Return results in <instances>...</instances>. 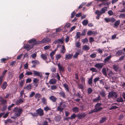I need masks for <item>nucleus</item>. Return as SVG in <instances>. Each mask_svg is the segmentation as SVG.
Returning <instances> with one entry per match:
<instances>
[{
    "instance_id": "obj_1",
    "label": "nucleus",
    "mask_w": 125,
    "mask_h": 125,
    "mask_svg": "<svg viewBox=\"0 0 125 125\" xmlns=\"http://www.w3.org/2000/svg\"><path fill=\"white\" fill-rule=\"evenodd\" d=\"M38 43V42H34L31 45L27 44L24 45L23 48L26 49L27 51H29L30 49L33 48V46L36 45Z\"/></svg>"
},
{
    "instance_id": "obj_2",
    "label": "nucleus",
    "mask_w": 125,
    "mask_h": 125,
    "mask_svg": "<svg viewBox=\"0 0 125 125\" xmlns=\"http://www.w3.org/2000/svg\"><path fill=\"white\" fill-rule=\"evenodd\" d=\"M107 97L109 99L113 98H116L117 97V95L116 92L111 91L109 92Z\"/></svg>"
},
{
    "instance_id": "obj_3",
    "label": "nucleus",
    "mask_w": 125,
    "mask_h": 125,
    "mask_svg": "<svg viewBox=\"0 0 125 125\" xmlns=\"http://www.w3.org/2000/svg\"><path fill=\"white\" fill-rule=\"evenodd\" d=\"M102 105V104L101 103H97L95 105L94 109L97 112L101 111L102 110L103 108L100 106Z\"/></svg>"
},
{
    "instance_id": "obj_4",
    "label": "nucleus",
    "mask_w": 125,
    "mask_h": 125,
    "mask_svg": "<svg viewBox=\"0 0 125 125\" xmlns=\"http://www.w3.org/2000/svg\"><path fill=\"white\" fill-rule=\"evenodd\" d=\"M36 112L38 116L39 115L40 116H42L44 115L43 110L40 108L36 110Z\"/></svg>"
},
{
    "instance_id": "obj_5",
    "label": "nucleus",
    "mask_w": 125,
    "mask_h": 125,
    "mask_svg": "<svg viewBox=\"0 0 125 125\" xmlns=\"http://www.w3.org/2000/svg\"><path fill=\"white\" fill-rule=\"evenodd\" d=\"M22 109L21 108H16V109L15 111L17 113L16 114L17 116H20L21 115L22 113Z\"/></svg>"
},
{
    "instance_id": "obj_6",
    "label": "nucleus",
    "mask_w": 125,
    "mask_h": 125,
    "mask_svg": "<svg viewBox=\"0 0 125 125\" xmlns=\"http://www.w3.org/2000/svg\"><path fill=\"white\" fill-rule=\"evenodd\" d=\"M86 115L84 112H83L81 114H78L77 115V117L79 119H82L84 118Z\"/></svg>"
},
{
    "instance_id": "obj_7",
    "label": "nucleus",
    "mask_w": 125,
    "mask_h": 125,
    "mask_svg": "<svg viewBox=\"0 0 125 125\" xmlns=\"http://www.w3.org/2000/svg\"><path fill=\"white\" fill-rule=\"evenodd\" d=\"M33 72L34 76L35 75L36 76H40L41 78H42V75L41 73L35 70L33 71Z\"/></svg>"
},
{
    "instance_id": "obj_8",
    "label": "nucleus",
    "mask_w": 125,
    "mask_h": 125,
    "mask_svg": "<svg viewBox=\"0 0 125 125\" xmlns=\"http://www.w3.org/2000/svg\"><path fill=\"white\" fill-rule=\"evenodd\" d=\"M82 53L81 52V50L79 49L77 52H76L73 56V58H77V57L78 55H81L82 54Z\"/></svg>"
},
{
    "instance_id": "obj_9",
    "label": "nucleus",
    "mask_w": 125,
    "mask_h": 125,
    "mask_svg": "<svg viewBox=\"0 0 125 125\" xmlns=\"http://www.w3.org/2000/svg\"><path fill=\"white\" fill-rule=\"evenodd\" d=\"M103 66V64L102 63H96L94 65L95 67L100 70L102 68Z\"/></svg>"
},
{
    "instance_id": "obj_10",
    "label": "nucleus",
    "mask_w": 125,
    "mask_h": 125,
    "mask_svg": "<svg viewBox=\"0 0 125 125\" xmlns=\"http://www.w3.org/2000/svg\"><path fill=\"white\" fill-rule=\"evenodd\" d=\"M59 70L60 72L63 71H64L65 68L63 67L62 65H61L60 63L57 64Z\"/></svg>"
},
{
    "instance_id": "obj_11",
    "label": "nucleus",
    "mask_w": 125,
    "mask_h": 125,
    "mask_svg": "<svg viewBox=\"0 0 125 125\" xmlns=\"http://www.w3.org/2000/svg\"><path fill=\"white\" fill-rule=\"evenodd\" d=\"M24 99L22 98V99H17L15 102L16 105H19L22 103L24 102Z\"/></svg>"
},
{
    "instance_id": "obj_12",
    "label": "nucleus",
    "mask_w": 125,
    "mask_h": 125,
    "mask_svg": "<svg viewBox=\"0 0 125 125\" xmlns=\"http://www.w3.org/2000/svg\"><path fill=\"white\" fill-rule=\"evenodd\" d=\"M41 42L43 43L49 42H51V39L49 38H46L43 39Z\"/></svg>"
},
{
    "instance_id": "obj_13",
    "label": "nucleus",
    "mask_w": 125,
    "mask_h": 125,
    "mask_svg": "<svg viewBox=\"0 0 125 125\" xmlns=\"http://www.w3.org/2000/svg\"><path fill=\"white\" fill-rule=\"evenodd\" d=\"M58 93L60 96L62 97L63 98H66L65 93L64 91L61 90Z\"/></svg>"
},
{
    "instance_id": "obj_14",
    "label": "nucleus",
    "mask_w": 125,
    "mask_h": 125,
    "mask_svg": "<svg viewBox=\"0 0 125 125\" xmlns=\"http://www.w3.org/2000/svg\"><path fill=\"white\" fill-rule=\"evenodd\" d=\"M57 80L55 78H52L50 80L49 83L51 84H54L57 83Z\"/></svg>"
},
{
    "instance_id": "obj_15",
    "label": "nucleus",
    "mask_w": 125,
    "mask_h": 125,
    "mask_svg": "<svg viewBox=\"0 0 125 125\" xmlns=\"http://www.w3.org/2000/svg\"><path fill=\"white\" fill-rule=\"evenodd\" d=\"M49 99L53 102H55L57 99L53 95H52L50 96L49 98Z\"/></svg>"
},
{
    "instance_id": "obj_16",
    "label": "nucleus",
    "mask_w": 125,
    "mask_h": 125,
    "mask_svg": "<svg viewBox=\"0 0 125 125\" xmlns=\"http://www.w3.org/2000/svg\"><path fill=\"white\" fill-rule=\"evenodd\" d=\"M101 100L100 97V95H99L97 97L93 99V101L94 102H98Z\"/></svg>"
},
{
    "instance_id": "obj_17",
    "label": "nucleus",
    "mask_w": 125,
    "mask_h": 125,
    "mask_svg": "<svg viewBox=\"0 0 125 125\" xmlns=\"http://www.w3.org/2000/svg\"><path fill=\"white\" fill-rule=\"evenodd\" d=\"M107 119V118L106 117H104L101 118L100 121V123H103L106 121Z\"/></svg>"
},
{
    "instance_id": "obj_18",
    "label": "nucleus",
    "mask_w": 125,
    "mask_h": 125,
    "mask_svg": "<svg viewBox=\"0 0 125 125\" xmlns=\"http://www.w3.org/2000/svg\"><path fill=\"white\" fill-rule=\"evenodd\" d=\"M7 85V82H4L2 85L1 88L3 90H4L6 88Z\"/></svg>"
},
{
    "instance_id": "obj_19",
    "label": "nucleus",
    "mask_w": 125,
    "mask_h": 125,
    "mask_svg": "<svg viewBox=\"0 0 125 125\" xmlns=\"http://www.w3.org/2000/svg\"><path fill=\"white\" fill-rule=\"evenodd\" d=\"M113 68L115 70V71H117L120 69V68L117 65L115 64L113 65Z\"/></svg>"
},
{
    "instance_id": "obj_20",
    "label": "nucleus",
    "mask_w": 125,
    "mask_h": 125,
    "mask_svg": "<svg viewBox=\"0 0 125 125\" xmlns=\"http://www.w3.org/2000/svg\"><path fill=\"white\" fill-rule=\"evenodd\" d=\"M63 86L66 90L67 92H69V91L68 85L66 83H65L63 84Z\"/></svg>"
},
{
    "instance_id": "obj_21",
    "label": "nucleus",
    "mask_w": 125,
    "mask_h": 125,
    "mask_svg": "<svg viewBox=\"0 0 125 125\" xmlns=\"http://www.w3.org/2000/svg\"><path fill=\"white\" fill-rule=\"evenodd\" d=\"M102 72V73L106 77L107 76V74L106 73V69L104 67L103 68Z\"/></svg>"
},
{
    "instance_id": "obj_22",
    "label": "nucleus",
    "mask_w": 125,
    "mask_h": 125,
    "mask_svg": "<svg viewBox=\"0 0 125 125\" xmlns=\"http://www.w3.org/2000/svg\"><path fill=\"white\" fill-rule=\"evenodd\" d=\"M93 77L92 76L91 78L89 79L88 81V84L92 86V80H93Z\"/></svg>"
},
{
    "instance_id": "obj_23",
    "label": "nucleus",
    "mask_w": 125,
    "mask_h": 125,
    "mask_svg": "<svg viewBox=\"0 0 125 125\" xmlns=\"http://www.w3.org/2000/svg\"><path fill=\"white\" fill-rule=\"evenodd\" d=\"M111 55L108 56L106 58H105L104 60V62L106 63V62H108L111 58Z\"/></svg>"
},
{
    "instance_id": "obj_24",
    "label": "nucleus",
    "mask_w": 125,
    "mask_h": 125,
    "mask_svg": "<svg viewBox=\"0 0 125 125\" xmlns=\"http://www.w3.org/2000/svg\"><path fill=\"white\" fill-rule=\"evenodd\" d=\"M37 42V41L36 42V40L35 38H32L31 39H30L28 41V42L29 43H31L34 42ZM37 42L38 43V44H39V42Z\"/></svg>"
},
{
    "instance_id": "obj_25",
    "label": "nucleus",
    "mask_w": 125,
    "mask_h": 125,
    "mask_svg": "<svg viewBox=\"0 0 125 125\" xmlns=\"http://www.w3.org/2000/svg\"><path fill=\"white\" fill-rule=\"evenodd\" d=\"M73 56V55L72 54H68L67 55H66L65 56V59H68L69 60L71 59Z\"/></svg>"
},
{
    "instance_id": "obj_26",
    "label": "nucleus",
    "mask_w": 125,
    "mask_h": 125,
    "mask_svg": "<svg viewBox=\"0 0 125 125\" xmlns=\"http://www.w3.org/2000/svg\"><path fill=\"white\" fill-rule=\"evenodd\" d=\"M116 101L119 103L123 102L124 100L122 98L120 97L116 98Z\"/></svg>"
},
{
    "instance_id": "obj_27",
    "label": "nucleus",
    "mask_w": 125,
    "mask_h": 125,
    "mask_svg": "<svg viewBox=\"0 0 125 125\" xmlns=\"http://www.w3.org/2000/svg\"><path fill=\"white\" fill-rule=\"evenodd\" d=\"M99 94L102 97H104L106 96L105 92L104 91H100Z\"/></svg>"
},
{
    "instance_id": "obj_28",
    "label": "nucleus",
    "mask_w": 125,
    "mask_h": 125,
    "mask_svg": "<svg viewBox=\"0 0 125 125\" xmlns=\"http://www.w3.org/2000/svg\"><path fill=\"white\" fill-rule=\"evenodd\" d=\"M117 54L118 56H120L123 54H125V53L122 51V50H120L118 51L117 52Z\"/></svg>"
},
{
    "instance_id": "obj_29",
    "label": "nucleus",
    "mask_w": 125,
    "mask_h": 125,
    "mask_svg": "<svg viewBox=\"0 0 125 125\" xmlns=\"http://www.w3.org/2000/svg\"><path fill=\"white\" fill-rule=\"evenodd\" d=\"M88 22L87 19L83 20L82 22V23L83 26H85L88 23Z\"/></svg>"
},
{
    "instance_id": "obj_30",
    "label": "nucleus",
    "mask_w": 125,
    "mask_h": 125,
    "mask_svg": "<svg viewBox=\"0 0 125 125\" xmlns=\"http://www.w3.org/2000/svg\"><path fill=\"white\" fill-rule=\"evenodd\" d=\"M72 110L73 112L75 113H77L78 112L79 109L77 107H76L73 108Z\"/></svg>"
},
{
    "instance_id": "obj_31",
    "label": "nucleus",
    "mask_w": 125,
    "mask_h": 125,
    "mask_svg": "<svg viewBox=\"0 0 125 125\" xmlns=\"http://www.w3.org/2000/svg\"><path fill=\"white\" fill-rule=\"evenodd\" d=\"M87 31V29H84L82 31V33L81 34V36H83L85 35Z\"/></svg>"
},
{
    "instance_id": "obj_32",
    "label": "nucleus",
    "mask_w": 125,
    "mask_h": 125,
    "mask_svg": "<svg viewBox=\"0 0 125 125\" xmlns=\"http://www.w3.org/2000/svg\"><path fill=\"white\" fill-rule=\"evenodd\" d=\"M25 88L27 90H29L31 89L32 87L31 85V84L27 85L26 87H25Z\"/></svg>"
},
{
    "instance_id": "obj_33",
    "label": "nucleus",
    "mask_w": 125,
    "mask_h": 125,
    "mask_svg": "<svg viewBox=\"0 0 125 125\" xmlns=\"http://www.w3.org/2000/svg\"><path fill=\"white\" fill-rule=\"evenodd\" d=\"M120 22V20L116 21L114 23V25L115 27H117L119 24Z\"/></svg>"
},
{
    "instance_id": "obj_34",
    "label": "nucleus",
    "mask_w": 125,
    "mask_h": 125,
    "mask_svg": "<svg viewBox=\"0 0 125 125\" xmlns=\"http://www.w3.org/2000/svg\"><path fill=\"white\" fill-rule=\"evenodd\" d=\"M66 51V49L64 45H62V48L61 50V52L64 53Z\"/></svg>"
},
{
    "instance_id": "obj_35",
    "label": "nucleus",
    "mask_w": 125,
    "mask_h": 125,
    "mask_svg": "<svg viewBox=\"0 0 125 125\" xmlns=\"http://www.w3.org/2000/svg\"><path fill=\"white\" fill-rule=\"evenodd\" d=\"M42 102L45 105L47 104V102L46 101V100L44 97H43L42 99Z\"/></svg>"
},
{
    "instance_id": "obj_36",
    "label": "nucleus",
    "mask_w": 125,
    "mask_h": 125,
    "mask_svg": "<svg viewBox=\"0 0 125 125\" xmlns=\"http://www.w3.org/2000/svg\"><path fill=\"white\" fill-rule=\"evenodd\" d=\"M41 56L42 59L44 60H46L47 59V57L46 55L42 54L41 55Z\"/></svg>"
},
{
    "instance_id": "obj_37",
    "label": "nucleus",
    "mask_w": 125,
    "mask_h": 125,
    "mask_svg": "<svg viewBox=\"0 0 125 125\" xmlns=\"http://www.w3.org/2000/svg\"><path fill=\"white\" fill-rule=\"evenodd\" d=\"M24 75L23 73H21L19 76V80L22 79L23 78Z\"/></svg>"
},
{
    "instance_id": "obj_38",
    "label": "nucleus",
    "mask_w": 125,
    "mask_h": 125,
    "mask_svg": "<svg viewBox=\"0 0 125 125\" xmlns=\"http://www.w3.org/2000/svg\"><path fill=\"white\" fill-rule=\"evenodd\" d=\"M78 86L79 89H80L82 90L84 89V88L83 87V85L82 84H78Z\"/></svg>"
},
{
    "instance_id": "obj_39",
    "label": "nucleus",
    "mask_w": 125,
    "mask_h": 125,
    "mask_svg": "<svg viewBox=\"0 0 125 125\" xmlns=\"http://www.w3.org/2000/svg\"><path fill=\"white\" fill-rule=\"evenodd\" d=\"M83 48L85 51H87L90 48L88 46L85 45L83 46Z\"/></svg>"
},
{
    "instance_id": "obj_40",
    "label": "nucleus",
    "mask_w": 125,
    "mask_h": 125,
    "mask_svg": "<svg viewBox=\"0 0 125 125\" xmlns=\"http://www.w3.org/2000/svg\"><path fill=\"white\" fill-rule=\"evenodd\" d=\"M41 97V94L38 93H36L34 97L35 99H37L38 98H40Z\"/></svg>"
},
{
    "instance_id": "obj_41",
    "label": "nucleus",
    "mask_w": 125,
    "mask_h": 125,
    "mask_svg": "<svg viewBox=\"0 0 125 125\" xmlns=\"http://www.w3.org/2000/svg\"><path fill=\"white\" fill-rule=\"evenodd\" d=\"M57 86L55 85H53L51 86L50 89L52 90H55L57 89Z\"/></svg>"
},
{
    "instance_id": "obj_42",
    "label": "nucleus",
    "mask_w": 125,
    "mask_h": 125,
    "mask_svg": "<svg viewBox=\"0 0 125 125\" xmlns=\"http://www.w3.org/2000/svg\"><path fill=\"white\" fill-rule=\"evenodd\" d=\"M81 44L79 42H76L75 44V46L78 48L81 47Z\"/></svg>"
},
{
    "instance_id": "obj_43",
    "label": "nucleus",
    "mask_w": 125,
    "mask_h": 125,
    "mask_svg": "<svg viewBox=\"0 0 125 125\" xmlns=\"http://www.w3.org/2000/svg\"><path fill=\"white\" fill-rule=\"evenodd\" d=\"M76 117H77V115H75V114H73L71 115L70 117H69V118L70 119L72 120L73 119H74Z\"/></svg>"
},
{
    "instance_id": "obj_44",
    "label": "nucleus",
    "mask_w": 125,
    "mask_h": 125,
    "mask_svg": "<svg viewBox=\"0 0 125 125\" xmlns=\"http://www.w3.org/2000/svg\"><path fill=\"white\" fill-rule=\"evenodd\" d=\"M81 35L80 32H76V36L77 39L80 38L81 37Z\"/></svg>"
},
{
    "instance_id": "obj_45",
    "label": "nucleus",
    "mask_w": 125,
    "mask_h": 125,
    "mask_svg": "<svg viewBox=\"0 0 125 125\" xmlns=\"http://www.w3.org/2000/svg\"><path fill=\"white\" fill-rule=\"evenodd\" d=\"M24 82L25 80H21L19 84L20 86L21 87H22L23 86Z\"/></svg>"
},
{
    "instance_id": "obj_46",
    "label": "nucleus",
    "mask_w": 125,
    "mask_h": 125,
    "mask_svg": "<svg viewBox=\"0 0 125 125\" xmlns=\"http://www.w3.org/2000/svg\"><path fill=\"white\" fill-rule=\"evenodd\" d=\"M32 63L35 64H40V62L37 60H34L32 61L31 62Z\"/></svg>"
},
{
    "instance_id": "obj_47",
    "label": "nucleus",
    "mask_w": 125,
    "mask_h": 125,
    "mask_svg": "<svg viewBox=\"0 0 125 125\" xmlns=\"http://www.w3.org/2000/svg\"><path fill=\"white\" fill-rule=\"evenodd\" d=\"M106 8V7H104L102 8L101 10H100V11L102 14L105 13Z\"/></svg>"
},
{
    "instance_id": "obj_48",
    "label": "nucleus",
    "mask_w": 125,
    "mask_h": 125,
    "mask_svg": "<svg viewBox=\"0 0 125 125\" xmlns=\"http://www.w3.org/2000/svg\"><path fill=\"white\" fill-rule=\"evenodd\" d=\"M55 53L54 52L52 51L50 53V55L51 58L53 60L54 59V57L53 56Z\"/></svg>"
},
{
    "instance_id": "obj_49",
    "label": "nucleus",
    "mask_w": 125,
    "mask_h": 125,
    "mask_svg": "<svg viewBox=\"0 0 125 125\" xmlns=\"http://www.w3.org/2000/svg\"><path fill=\"white\" fill-rule=\"evenodd\" d=\"M76 96L79 98H80L81 99H82L83 97L81 95V94L80 93V92H79L77 93Z\"/></svg>"
},
{
    "instance_id": "obj_50",
    "label": "nucleus",
    "mask_w": 125,
    "mask_h": 125,
    "mask_svg": "<svg viewBox=\"0 0 125 125\" xmlns=\"http://www.w3.org/2000/svg\"><path fill=\"white\" fill-rule=\"evenodd\" d=\"M95 14H97L98 15L100 16V15L102 14V13L100 11L98 10H96L95 11Z\"/></svg>"
},
{
    "instance_id": "obj_51",
    "label": "nucleus",
    "mask_w": 125,
    "mask_h": 125,
    "mask_svg": "<svg viewBox=\"0 0 125 125\" xmlns=\"http://www.w3.org/2000/svg\"><path fill=\"white\" fill-rule=\"evenodd\" d=\"M94 33L92 31H89L87 32V35L89 36H91Z\"/></svg>"
},
{
    "instance_id": "obj_52",
    "label": "nucleus",
    "mask_w": 125,
    "mask_h": 125,
    "mask_svg": "<svg viewBox=\"0 0 125 125\" xmlns=\"http://www.w3.org/2000/svg\"><path fill=\"white\" fill-rule=\"evenodd\" d=\"M90 70L93 72H97V70L94 67L91 68L90 69Z\"/></svg>"
},
{
    "instance_id": "obj_53",
    "label": "nucleus",
    "mask_w": 125,
    "mask_h": 125,
    "mask_svg": "<svg viewBox=\"0 0 125 125\" xmlns=\"http://www.w3.org/2000/svg\"><path fill=\"white\" fill-rule=\"evenodd\" d=\"M100 79V78L99 77H97L94 79L93 80L95 84H96V82L99 81Z\"/></svg>"
},
{
    "instance_id": "obj_54",
    "label": "nucleus",
    "mask_w": 125,
    "mask_h": 125,
    "mask_svg": "<svg viewBox=\"0 0 125 125\" xmlns=\"http://www.w3.org/2000/svg\"><path fill=\"white\" fill-rule=\"evenodd\" d=\"M93 91V90L91 88H89L87 90V92L88 94L91 93Z\"/></svg>"
},
{
    "instance_id": "obj_55",
    "label": "nucleus",
    "mask_w": 125,
    "mask_h": 125,
    "mask_svg": "<svg viewBox=\"0 0 125 125\" xmlns=\"http://www.w3.org/2000/svg\"><path fill=\"white\" fill-rule=\"evenodd\" d=\"M57 111H60V113L63 111V109L60 106H59L57 108Z\"/></svg>"
},
{
    "instance_id": "obj_56",
    "label": "nucleus",
    "mask_w": 125,
    "mask_h": 125,
    "mask_svg": "<svg viewBox=\"0 0 125 125\" xmlns=\"http://www.w3.org/2000/svg\"><path fill=\"white\" fill-rule=\"evenodd\" d=\"M61 118V117L60 116H57L56 117V118L55 119V120L57 121H60Z\"/></svg>"
},
{
    "instance_id": "obj_57",
    "label": "nucleus",
    "mask_w": 125,
    "mask_h": 125,
    "mask_svg": "<svg viewBox=\"0 0 125 125\" xmlns=\"http://www.w3.org/2000/svg\"><path fill=\"white\" fill-rule=\"evenodd\" d=\"M12 121L10 119H9L6 120L5 121V124H7L8 123H11L12 122Z\"/></svg>"
},
{
    "instance_id": "obj_58",
    "label": "nucleus",
    "mask_w": 125,
    "mask_h": 125,
    "mask_svg": "<svg viewBox=\"0 0 125 125\" xmlns=\"http://www.w3.org/2000/svg\"><path fill=\"white\" fill-rule=\"evenodd\" d=\"M61 57V56L60 54L57 55L56 56V58L57 60V62H58V59H60Z\"/></svg>"
},
{
    "instance_id": "obj_59",
    "label": "nucleus",
    "mask_w": 125,
    "mask_h": 125,
    "mask_svg": "<svg viewBox=\"0 0 125 125\" xmlns=\"http://www.w3.org/2000/svg\"><path fill=\"white\" fill-rule=\"evenodd\" d=\"M30 114L33 117H37L38 116L36 113H32L31 112L30 113Z\"/></svg>"
},
{
    "instance_id": "obj_60",
    "label": "nucleus",
    "mask_w": 125,
    "mask_h": 125,
    "mask_svg": "<svg viewBox=\"0 0 125 125\" xmlns=\"http://www.w3.org/2000/svg\"><path fill=\"white\" fill-rule=\"evenodd\" d=\"M119 18H124L125 17V14L122 13L120 14L119 17Z\"/></svg>"
},
{
    "instance_id": "obj_61",
    "label": "nucleus",
    "mask_w": 125,
    "mask_h": 125,
    "mask_svg": "<svg viewBox=\"0 0 125 125\" xmlns=\"http://www.w3.org/2000/svg\"><path fill=\"white\" fill-rule=\"evenodd\" d=\"M1 104H2L4 105L5 104H6L7 103V101L6 100H2V101H1Z\"/></svg>"
},
{
    "instance_id": "obj_62",
    "label": "nucleus",
    "mask_w": 125,
    "mask_h": 125,
    "mask_svg": "<svg viewBox=\"0 0 125 125\" xmlns=\"http://www.w3.org/2000/svg\"><path fill=\"white\" fill-rule=\"evenodd\" d=\"M32 81V80L31 78H28L27 79L26 81V83H31Z\"/></svg>"
},
{
    "instance_id": "obj_63",
    "label": "nucleus",
    "mask_w": 125,
    "mask_h": 125,
    "mask_svg": "<svg viewBox=\"0 0 125 125\" xmlns=\"http://www.w3.org/2000/svg\"><path fill=\"white\" fill-rule=\"evenodd\" d=\"M71 24L70 23H68L64 26V27L65 28H68L71 26Z\"/></svg>"
},
{
    "instance_id": "obj_64",
    "label": "nucleus",
    "mask_w": 125,
    "mask_h": 125,
    "mask_svg": "<svg viewBox=\"0 0 125 125\" xmlns=\"http://www.w3.org/2000/svg\"><path fill=\"white\" fill-rule=\"evenodd\" d=\"M96 55L95 53H92L90 55V57L92 58H94L96 57Z\"/></svg>"
}]
</instances>
